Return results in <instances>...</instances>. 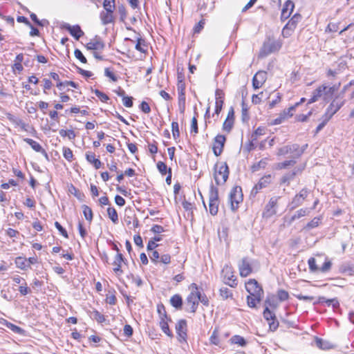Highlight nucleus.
I'll list each match as a JSON object with an SVG mask.
<instances>
[{
	"label": "nucleus",
	"instance_id": "1",
	"mask_svg": "<svg viewBox=\"0 0 354 354\" xmlns=\"http://www.w3.org/2000/svg\"><path fill=\"white\" fill-rule=\"evenodd\" d=\"M339 85L333 86L325 84L317 87L313 92L311 97L308 100V104H312L317 102L319 98L322 97L326 102L333 99L335 93L338 91Z\"/></svg>",
	"mask_w": 354,
	"mask_h": 354
},
{
	"label": "nucleus",
	"instance_id": "2",
	"mask_svg": "<svg viewBox=\"0 0 354 354\" xmlns=\"http://www.w3.org/2000/svg\"><path fill=\"white\" fill-rule=\"evenodd\" d=\"M228 176L229 168L226 162H222L220 165H215L214 177L218 185L224 184L227 181Z\"/></svg>",
	"mask_w": 354,
	"mask_h": 354
},
{
	"label": "nucleus",
	"instance_id": "3",
	"mask_svg": "<svg viewBox=\"0 0 354 354\" xmlns=\"http://www.w3.org/2000/svg\"><path fill=\"white\" fill-rule=\"evenodd\" d=\"M189 289L191 292L186 299L187 306H188V310L194 313L198 306V285L192 283L189 286Z\"/></svg>",
	"mask_w": 354,
	"mask_h": 354
},
{
	"label": "nucleus",
	"instance_id": "4",
	"mask_svg": "<svg viewBox=\"0 0 354 354\" xmlns=\"http://www.w3.org/2000/svg\"><path fill=\"white\" fill-rule=\"evenodd\" d=\"M218 205V190L217 187L211 185L209 192V211L212 215L214 216L217 214Z\"/></svg>",
	"mask_w": 354,
	"mask_h": 354
},
{
	"label": "nucleus",
	"instance_id": "5",
	"mask_svg": "<svg viewBox=\"0 0 354 354\" xmlns=\"http://www.w3.org/2000/svg\"><path fill=\"white\" fill-rule=\"evenodd\" d=\"M231 209L235 212L239 208V205L243 201V195L242 188L236 186L232 189L229 196Z\"/></svg>",
	"mask_w": 354,
	"mask_h": 354
},
{
	"label": "nucleus",
	"instance_id": "6",
	"mask_svg": "<svg viewBox=\"0 0 354 354\" xmlns=\"http://www.w3.org/2000/svg\"><path fill=\"white\" fill-rule=\"evenodd\" d=\"M301 19V15L300 14H295L283 27L282 30L283 36L285 37L290 36Z\"/></svg>",
	"mask_w": 354,
	"mask_h": 354
},
{
	"label": "nucleus",
	"instance_id": "7",
	"mask_svg": "<svg viewBox=\"0 0 354 354\" xmlns=\"http://www.w3.org/2000/svg\"><path fill=\"white\" fill-rule=\"evenodd\" d=\"M279 197H272L266 205L262 216L264 218H270L277 214V203Z\"/></svg>",
	"mask_w": 354,
	"mask_h": 354
},
{
	"label": "nucleus",
	"instance_id": "8",
	"mask_svg": "<svg viewBox=\"0 0 354 354\" xmlns=\"http://www.w3.org/2000/svg\"><path fill=\"white\" fill-rule=\"evenodd\" d=\"M280 48L281 45L279 42L269 40L263 43L259 55L261 57H266L272 53L279 50Z\"/></svg>",
	"mask_w": 354,
	"mask_h": 354
},
{
	"label": "nucleus",
	"instance_id": "9",
	"mask_svg": "<svg viewBox=\"0 0 354 354\" xmlns=\"http://www.w3.org/2000/svg\"><path fill=\"white\" fill-rule=\"evenodd\" d=\"M344 104V101H338L337 97H336L328 106L325 113L323 115L328 120L335 115Z\"/></svg>",
	"mask_w": 354,
	"mask_h": 354
},
{
	"label": "nucleus",
	"instance_id": "10",
	"mask_svg": "<svg viewBox=\"0 0 354 354\" xmlns=\"http://www.w3.org/2000/svg\"><path fill=\"white\" fill-rule=\"evenodd\" d=\"M223 281L230 287H235L237 285L236 278L233 274L232 268L230 266H225L223 270Z\"/></svg>",
	"mask_w": 354,
	"mask_h": 354
},
{
	"label": "nucleus",
	"instance_id": "11",
	"mask_svg": "<svg viewBox=\"0 0 354 354\" xmlns=\"http://www.w3.org/2000/svg\"><path fill=\"white\" fill-rule=\"evenodd\" d=\"M139 37H136V44L135 46V49L140 53V55L137 57V59H142L145 57L148 52L149 44L143 39L140 34H138Z\"/></svg>",
	"mask_w": 354,
	"mask_h": 354
},
{
	"label": "nucleus",
	"instance_id": "12",
	"mask_svg": "<svg viewBox=\"0 0 354 354\" xmlns=\"http://www.w3.org/2000/svg\"><path fill=\"white\" fill-rule=\"evenodd\" d=\"M245 289L252 295H263V290L255 279H250L245 283Z\"/></svg>",
	"mask_w": 354,
	"mask_h": 354
},
{
	"label": "nucleus",
	"instance_id": "13",
	"mask_svg": "<svg viewBox=\"0 0 354 354\" xmlns=\"http://www.w3.org/2000/svg\"><path fill=\"white\" fill-rule=\"evenodd\" d=\"M176 330L180 342H186L187 326L185 319L179 320L176 324Z\"/></svg>",
	"mask_w": 354,
	"mask_h": 354
},
{
	"label": "nucleus",
	"instance_id": "14",
	"mask_svg": "<svg viewBox=\"0 0 354 354\" xmlns=\"http://www.w3.org/2000/svg\"><path fill=\"white\" fill-rule=\"evenodd\" d=\"M225 140V136L223 135H217L214 138L212 149L216 156H220L223 152Z\"/></svg>",
	"mask_w": 354,
	"mask_h": 354
},
{
	"label": "nucleus",
	"instance_id": "15",
	"mask_svg": "<svg viewBox=\"0 0 354 354\" xmlns=\"http://www.w3.org/2000/svg\"><path fill=\"white\" fill-rule=\"evenodd\" d=\"M215 111L213 115L214 114L218 115L222 111L223 105L224 104L225 93L221 89L217 88L215 91Z\"/></svg>",
	"mask_w": 354,
	"mask_h": 354
},
{
	"label": "nucleus",
	"instance_id": "16",
	"mask_svg": "<svg viewBox=\"0 0 354 354\" xmlns=\"http://www.w3.org/2000/svg\"><path fill=\"white\" fill-rule=\"evenodd\" d=\"M308 190L306 188H304L298 194H296L290 203L291 209H295L301 205L308 196Z\"/></svg>",
	"mask_w": 354,
	"mask_h": 354
},
{
	"label": "nucleus",
	"instance_id": "17",
	"mask_svg": "<svg viewBox=\"0 0 354 354\" xmlns=\"http://www.w3.org/2000/svg\"><path fill=\"white\" fill-rule=\"evenodd\" d=\"M267 79V73L265 71L257 72L252 78V86L254 89L262 86Z\"/></svg>",
	"mask_w": 354,
	"mask_h": 354
},
{
	"label": "nucleus",
	"instance_id": "18",
	"mask_svg": "<svg viewBox=\"0 0 354 354\" xmlns=\"http://www.w3.org/2000/svg\"><path fill=\"white\" fill-rule=\"evenodd\" d=\"M239 269L240 275L243 277H246L252 272V266L248 258H243L241 263L239 264Z\"/></svg>",
	"mask_w": 354,
	"mask_h": 354
},
{
	"label": "nucleus",
	"instance_id": "19",
	"mask_svg": "<svg viewBox=\"0 0 354 354\" xmlns=\"http://www.w3.org/2000/svg\"><path fill=\"white\" fill-rule=\"evenodd\" d=\"M295 8V4L291 0H287L282 8L281 13V20L285 21L287 19H288L292 12Z\"/></svg>",
	"mask_w": 354,
	"mask_h": 354
},
{
	"label": "nucleus",
	"instance_id": "20",
	"mask_svg": "<svg viewBox=\"0 0 354 354\" xmlns=\"http://www.w3.org/2000/svg\"><path fill=\"white\" fill-rule=\"evenodd\" d=\"M271 182V176L268 175L262 177L257 184L252 189V194H257L261 189L266 187Z\"/></svg>",
	"mask_w": 354,
	"mask_h": 354
},
{
	"label": "nucleus",
	"instance_id": "21",
	"mask_svg": "<svg viewBox=\"0 0 354 354\" xmlns=\"http://www.w3.org/2000/svg\"><path fill=\"white\" fill-rule=\"evenodd\" d=\"M104 43L97 36H95V37L93 39L91 40L86 45V48L88 50H102L104 48Z\"/></svg>",
	"mask_w": 354,
	"mask_h": 354
},
{
	"label": "nucleus",
	"instance_id": "22",
	"mask_svg": "<svg viewBox=\"0 0 354 354\" xmlns=\"http://www.w3.org/2000/svg\"><path fill=\"white\" fill-rule=\"evenodd\" d=\"M185 84L182 81H179L178 84V103L182 113L184 112L185 105Z\"/></svg>",
	"mask_w": 354,
	"mask_h": 354
},
{
	"label": "nucleus",
	"instance_id": "23",
	"mask_svg": "<svg viewBox=\"0 0 354 354\" xmlns=\"http://www.w3.org/2000/svg\"><path fill=\"white\" fill-rule=\"evenodd\" d=\"M64 28L67 30L70 34L77 40L80 39L81 37L84 35V32L78 25L71 26L68 24H66Z\"/></svg>",
	"mask_w": 354,
	"mask_h": 354
},
{
	"label": "nucleus",
	"instance_id": "24",
	"mask_svg": "<svg viewBox=\"0 0 354 354\" xmlns=\"http://www.w3.org/2000/svg\"><path fill=\"white\" fill-rule=\"evenodd\" d=\"M314 339L315 346L322 350H330L335 348V345L328 340L318 337H315Z\"/></svg>",
	"mask_w": 354,
	"mask_h": 354
},
{
	"label": "nucleus",
	"instance_id": "25",
	"mask_svg": "<svg viewBox=\"0 0 354 354\" xmlns=\"http://www.w3.org/2000/svg\"><path fill=\"white\" fill-rule=\"evenodd\" d=\"M24 140L27 144H28L33 150H35L37 152L41 153L47 160L48 159L47 152L42 148V147L39 142L30 138H24Z\"/></svg>",
	"mask_w": 354,
	"mask_h": 354
},
{
	"label": "nucleus",
	"instance_id": "26",
	"mask_svg": "<svg viewBox=\"0 0 354 354\" xmlns=\"http://www.w3.org/2000/svg\"><path fill=\"white\" fill-rule=\"evenodd\" d=\"M288 153L291 154L293 158H299L302 155V150L298 144L289 145Z\"/></svg>",
	"mask_w": 354,
	"mask_h": 354
},
{
	"label": "nucleus",
	"instance_id": "27",
	"mask_svg": "<svg viewBox=\"0 0 354 354\" xmlns=\"http://www.w3.org/2000/svg\"><path fill=\"white\" fill-rule=\"evenodd\" d=\"M86 160L93 164V165L94 166V167L95 169H100L102 166V162L101 161L96 158H95V155L94 153H91V152H88L86 153Z\"/></svg>",
	"mask_w": 354,
	"mask_h": 354
},
{
	"label": "nucleus",
	"instance_id": "28",
	"mask_svg": "<svg viewBox=\"0 0 354 354\" xmlns=\"http://www.w3.org/2000/svg\"><path fill=\"white\" fill-rule=\"evenodd\" d=\"M15 263L16 266L21 270H26L29 268V263L26 257H17L15 260Z\"/></svg>",
	"mask_w": 354,
	"mask_h": 354
},
{
	"label": "nucleus",
	"instance_id": "29",
	"mask_svg": "<svg viewBox=\"0 0 354 354\" xmlns=\"http://www.w3.org/2000/svg\"><path fill=\"white\" fill-rule=\"evenodd\" d=\"M263 295H250L247 297V303L250 308H256L257 304L261 301Z\"/></svg>",
	"mask_w": 354,
	"mask_h": 354
},
{
	"label": "nucleus",
	"instance_id": "30",
	"mask_svg": "<svg viewBox=\"0 0 354 354\" xmlns=\"http://www.w3.org/2000/svg\"><path fill=\"white\" fill-rule=\"evenodd\" d=\"M122 263H125L122 254L120 253H118L113 262V265L115 266V267L113 268V270L115 273H118V272L121 271Z\"/></svg>",
	"mask_w": 354,
	"mask_h": 354
},
{
	"label": "nucleus",
	"instance_id": "31",
	"mask_svg": "<svg viewBox=\"0 0 354 354\" xmlns=\"http://www.w3.org/2000/svg\"><path fill=\"white\" fill-rule=\"evenodd\" d=\"M170 304L175 308H176L178 310L181 309L182 306H183V299L178 294L174 295L170 299Z\"/></svg>",
	"mask_w": 354,
	"mask_h": 354
},
{
	"label": "nucleus",
	"instance_id": "32",
	"mask_svg": "<svg viewBox=\"0 0 354 354\" xmlns=\"http://www.w3.org/2000/svg\"><path fill=\"white\" fill-rule=\"evenodd\" d=\"M113 10H111V11H105L102 12L100 14V18L102 21V24L106 25L110 24L113 21Z\"/></svg>",
	"mask_w": 354,
	"mask_h": 354
},
{
	"label": "nucleus",
	"instance_id": "33",
	"mask_svg": "<svg viewBox=\"0 0 354 354\" xmlns=\"http://www.w3.org/2000/svg\"><path fill=\"white\" fill-rule=\"evenodd\" d=\"M310 212L308 208H301L297 210L290 218V223H292L296 219H299L301 217L308 215Z\"/></svg>",
	"mask_w": 354,
	"mask_h": 354
},
{
	"label": "nucleus",
	"instance_id": "34",
	"mask_svg": "<svg viewBox=\"0 0 354 354\" xmlns=\"http://www.w3.org/2000/svg\"><path fill=\"white\" fill-rule=\"evenodd\" d=\"M319 301L321 302H325L328 306H331L333 309H336L339 306V301L336 298L327 299L322 297L319 298Z\"/></svg>",
	"mask_w": 354,
	"mask_h": 354
},
{
	"label": "nucleus",
	"instance_id": "35",
	"mask_svg": "<svg viewBox=\"0 0 354 354\" xmlns=\"http://www.w3.org/2000/svg\"><path fill=\"white\" fill-rule=\"evenodd\" d=\"M157 312L159 315L160 320H162V319H169V321L171 320V319L167 317L165 307L162 303H160L157 305Z\"/></svg>",
	"mask_w": 354,
	"mask_h": 354
},
{
	"label": "nucleus",
	"instance_id": "36",
	"mask_svg": "<svg viewBox=\"0 0 354 354\" xmlns=\"http://www.w3.org/2000/svg\"><path fill=\"white\" fill-rule=\"evenodd\" d=\"M230 342L241 346H245L247 344L246 340L243 337L238 335L232 336L230 339Z\"/></svg>",
	"mask_w": 354,
	"mask_h": 354
},
{
	"label": "nucleus",
	"instance_id": "37",
	"mask_svg": "<svg viewBox=\"0 0 354 354\" xmlns=\"http://www.w3.org/2000/svg\"><path fill=\"white\" fill-rule=\"evenodd\" d=\"M168 320L169 319H162L160 320L159 325L161 328L162 332L165 333L169 337H172V333L169 330V325H168Z\"/></svg>",
	"mask_w": 354,
	"mask_h": 354
},
{
	"label": "nucleus",
	"instance_id": "38",
	"mask_svg": "<svg viewBox=\"0 0 354 354\" xmlns=\"http://www.w3.org/2000/svg\"><path fill=\"white\" fill-rule=\"evenodd\" d=\"M297 175V171H292L283 175L281 179V183H286L289 185L290 181L293 180L295 176Z\"/></svg>",
	"mask_w": 354,
	"mask_h": 354
},
{
	"label": "nucleus",
	"instance_id": "39",
	"mask_svg": "<svg viewBox=\"0 0 354 354\" xmlns=\"http://www.w3.org/2000/svg\"><path fill=\"white\" fill-rule=\"evenodd\" d=\"M82 209L85 218L91 223L93 220V212L91 208L86 205H83Z\"/></svg>",
	"mask_w": 354,
	"mask_h": 354
},
{
	"label": "nucleus",
	"instance_id": "40",
	"mask_svg": "<svg viewBox=\"0 0 354 354\" xmlns=\"http://www.w3.org/2000/svg\"><path fill=\"white\" fill-rule=\"evenodd\" d=\"M209 342L212 344L218 346L220 344V339L218 337V330L217 328H215L210 337H209Z\"/></svg>",
	"mask_w": 354,
	"mask_h": 354
},
{
	"label": "nucleus",
	"instance_id": "41",
	"mask_svg": "<svg viewBox=\"0 0 354 354\" xmlns=\"http://www.w3.org/2000/svg\"><path fill=\"white\" fill-rule=\"evenodd\" d=\"M131 209L127 208L125 209V212H124V218L123 223L124 225H127V226H129L130 230L131 229V225L132 223V221H131Z\"/></svg>",
	"mask_w": 354,
	"mask_h": 354
},
{
	"label": "nucleus",
	"instance_id": "42",
	"mask_svg": "<svg viewBox=\"0 0 354 354\" xmlns=\"http://www.w3.org/2000/svg\"><path fill=\"white\" fill-rule=\"evenodd\" d=\"M265 128L264 127H258L254 132L252 134L251 138L252 142L250 143L251 145H253L252 142L257 140L259 136H261L265 134Z\"/></svg>",
	"mask_w": 354,
	"mask_h": 354
},
{
	"label": "nucleus",
	"instance_id": "43",
	"mask_svg": "<svg viewBox=\"0 0 354 354\" xmlns=\"http://www.w3.org/2000/svg\"><path fill=\"white\" fill-rule=\"evenodd\" d=\"M91 317L98 323H103L105 321L104 316L97 310H93L91 314Z\"/></svg>",
	"mask_w": 354,
	"mask_h": 354
},
{
	"label": "nucleus",
	"instance_id": "44",
	"mask_svg": "<svg viewBox=\"0 0 354 354\" xmlns=\"http://www.w3.org/2000/svg\"><path fill=\"white\" fill-rule=\"evenodd\" d=\"M319 218L315 217L312 221H310L306 224V225L304 227V229L309 230L315 227H317L319 225Z\"/></svg>",
	"mask_w": 354,
	"mask_h": 354
},
{
	"label": "nucleus",
	"instance_id": "45",
	"mask_svg": "<svg viewBox=\"0 0 354 354\" xmlns=\"http://www.w3.org/2000/svg\"><path fill=\"white\" fill-rule=\"evenodd\" d=\"M339 272L341 273H347L351 276L354 274V270L351 266L347 264H342L339 267Z\"/></svg>",
	"mask_w": 354,
	"mask_h": 354
},
{
	"label": "nucleus",
	"instance_id": "46",
	"mask_svg": "<svg viewBox=\"0 0 354 354\" xmlns=\"http://www.w3.org/2000/svg\"><path fill=\"white\" fill-rule=\"evenodd\" d=\"M220 295L223 299H227L232 297V292L229 288L223 287L220 289Z\"/></svg>",
	"mask_w": 354,
	"mask_h": 354
},
{
	"label": "nucleus",
	"instance_id": "47",
	"mask_svg": "<svg viewBox=\"0 0 354 354\" xmlns=\"http://www.w3.org/2000/svg\"><path fill=\"white\" fill-rule=\"evenodd\" d=\"M241 118L243 122L249 120L248 108L244 101L242 102Z\"/></svg>",
	"mask_w": 354,
	"mask_h": 354
},
{
	"label": "nucleus",
	"instance_id": "48",
	"mask_svg": "<svg viewBox=\"0 0 354 354\" xmlns=\"http://www.w3.org/2000/svg\"><path fill=\"white\" fill-rule=\"evenodd\" d=\"M107 213L110 219L115 223L118 221V214L116 210L113 207H109L107 209Z\"/></svg>",
	"mask_w": 354,
	"mask_h": 354
},
{
	"label": "nucleus",
	"instance_id": "49",
	"mask_svg": "<svg viewBox=\"0 0 354 354\" xmlns=\"http://www.w3.org/2000/svg\"><path fill=\"white\" fill-rule=\"evenodd\" d=\"M157 169L158 171L162 175H165L168 173L167 166L166 164L162 161H159L157 163Z\"/></svg>",
	"mask_w": 354,
	"mask_h": 354
},
{
	"label": "nucleus",
	"instance_id": "50",
	"mask_svg": "<svg viewBox=\"0 0 354 354\" xmlns=\"http://www.w3.org/2000/svg\"><path fill=\"white\" fill-rule=\"evenodd\" d=\"M171 131L174 139H177L180 136L179 126L177 122H172Z\"/></svg>",
	"mask_w": 354,
	"mask_h": 354
},
{
	"label": "nucleus",
	"instance_id": "51",
	"mask_svg": "<svg viewBox=\"0 0 354 354\" xmlns=\"http://www.w3.org/2000/svg\"><path fill=\"white\" fill-rule=\"evenodd\" d=\"M263 314V317L268 322L275 319V315L269 309L268 307H266Z\"/></svg>",
	"mask_w": 354,
	"mask_h": 354
},
{
	"label": "nucleus",
	"instance_id": "52",
	"mask_svg": "<svg viewBox=\"0 0 354 354\" xmlns=\"http://www.w3.org/2000/svg\"><path fill=\"white\" fill-rule=\"evenodd\" d=\"M63 156L69 162H71L73 159V151L70 148H63Z\"/></svg>",
	"mask_w": 354,
	"mask_h": 354
},
{
	"label": "nucleus",
	"instance_id": "53",
	"mask_svg": "<svg viewBox=\"0 0 354 354\" xmlns=\"http://www.w3.org/2000/svg\"><path fill=\"white\" fill-rule=\"evenodd\" d=\"M277 297L280 301H284L288 299L289 294L284 290H279L277 291Z\"/></svg>",
	"mask_w": 354,
	"mask_h": 354
},
{
	"label": "nucleus",
	"instance_id": "54",
	"mask_svg": "<svg viewBox=\"0 0 354 354\" xmlns=\"http://www.w3.org/2000/svg\"><path fill=\"white\" fill-rule=\"evenodd\" d=\"M296 109L295 105H292L290 106L288 109H284L281 113V115H283V118H288L291 116H292L293 113L292 111H294Z\"/></svg>",
	"mask_w": 354,
	"mask_h": 354
},
{
	"label": "nucleus",
	"instance_id": "55",
	"mask_svg": "<svg viewBox=\"0 0 354 354\" xmlns=\"http://www.w3.org/2000/svg\"><path fill=\"white\" fill-rule=\"evenodd\" d=\"M104 8L106 11H111L115 8V0H104L103 3Z\"/></svg>",
	"mask_w": 354,
	"mask_h": 354
},
{
	"label": "nucleus",
	"instance_id": "56",
	"mask_svg": "<svg viewBox=\"0 0 354 354\" xmlns=\"http://www.w3.org/2000/svg\"><path fill=\"white\" fill-rule=\"evenodd\" d=\"M234 120L230 119H225L223 124V129L227 132H230L233 127Z\"/></svg>",
	"mask_w": 354,
	"mask_h": 354
},
{
	"label": "nucleus",
	"instance_id": "57",
	"mask_svg": "<svg viewBox=\"0 0 354 354\" xmlns=\"http://www.w3.org/2000/svg\"><path fill=\"white\" fill-rule=\"evenodd\" d=\"M309 269L311 272H316L319 270L318 267L316 265V261L315 259L313 257H311L308 261Z\"/></svg>",
	"mask_w": 354,
	"mask_h": 354
},
{
	"label": "nucleus",
	"instance_id": "58",
	"mask_svg": "<svg viewBox=\"0 0 354 354\" xmlns=\"http://www.w3.org/2000/svg\"><path fill=\"white\" fill-rule=\"evenodd\" d=\"M198 303L201 302L205 306L209 305V300L205 295H203L198 287Z\"/></svg>",
	"mask_w": 354,
	"mask_h": 354
},
{
	"label": "nucleus",
	"instance_id": "59",
	"mask_svg": "<svg viewBox=\"0 0 354 354\" xmlns=\"http://www.w3.org/2000/svg\"><path fill=\"white\" fill-rule=\"evenodd\" d=\"M6 326H8V328H10L12 331H13L15 333L22 334L24 332V330L21 328L12 323H8Z\"/></svg>",
	"mask_w": 354,
	"mask_h": 354
},
{
	"label": "nucleus",
	"instance_id": "60",
	"mask_svg": "<svg viewBox=\"0 0 354 354\" xmlns=\"http://www.w3.org/2000/svg\"><path fill=\"white\" fill-rule=\"evenodd\" d=\"M74 55L77 59H78L82 63H86L87 59L82 54V51L79 49H75L74 51Z\"/></svg>",
	"mask_w": 354,
	"mask_h": 354
},
{
	"label": "nucleus",
	"instance_id": "61",
	"mask_svg": "<svg viewBox=\"0 0 354 354\" xmlns=\"http://www.w3.org/2000/svg\"><path fill=\"white\" fill-rule=\"evenodd\" d=\"M339 29V26L337 24L335 23H329L325 30V32H337Z\"/></svg>",
	"mask_w": 354,
	"mask_h": 354
},
{
	"label": "nucleus",
	"instance_id": "62",
	"mask_svg": "<svg viewBox=\"0 0 354 354\" xmlns=\"http://www.w3.org/2000/svg\"><path fill=\"white\" fill-rule=\"evenodd\" d=\"M138 107L142 112L145 113H148L151 111L149 104L145 101H142Z\"/></svg>",
	"mask_w": 354,
	"mask_h": 354
},
{
	"label": "nucleus",
	"instance_id": "63",
	"mask_svg": "<svg viewBox=\"0 0 354 354\" xmlns=\"http://www.w3.org/2000/svg\"><path fill=\"white\" fill-rule=\"evenodd\" d=\"M296 163V161L294 160H285L282 162H280L278 165L279 169H285L287 167L292 166Z\"/></svg>",
	"mask_w": 354,
	"mask_h": 354
},
{
	"label": "nucleus",
	"instance_id": "64",
	"mask_svg": "<svg viewBox=\"0 0 354 354\" xmlns=\"http://www.w3.org/2000/svg\"><path fill=\"white\" fill-rule=\"evenodd\" d=\"M331 266H332V263L330 261H326L323 265L322 266L321 268H319V270L322 272H328V270H330V269L331 268Z\"/></svg>",
	"mask_w": 354,
	"mask_h": 354
}]
</instances>
